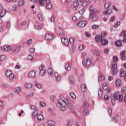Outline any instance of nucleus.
<instances>
[{
    "label": "nucleus",
    "instance_id": "f257e3e1",
    "mask_svg": "<svg viewBox=\"0 0 126 126\" xmlns=\"http://www.w3.org/2000/svg\"><path fill=\"white\" fill-rule=\"evenodd\" d=\"M69 105V101L66 98H64L63 100L62 98L58 99L56 106L58 108H60L61 111L64 112L65 111L66 106Z\"/></svg>",
    "mask_w": 126,
    "mask_h": 126
},
{
    "label": "nucleus",
    "instance_id": "f03ea898",
    "mask_svg": "<svg viewBox=\"0 0 126 126\" xmlns=\"http://www.w3.org/2000/svg\"><path fill=\"white\" fill-rule=\"evenodd\" d=\"M47 73L53 78H54L57 82L61 80V75L57 72H55L54 74H53V69L52 68H49L48 69Z\"/></svg>",
    "mask_w": 126,
    "mask_h": 126
},
{
    "label": "nucleus",
    "instance_id": "7ed1b4c3",
    "mask_svg": "<svg viewBox=\"0 0 126 126\" xmlns=\"http://www.w3.org/2000/svg\"><path fill=\"white\" fill-rule=\"evenodd\" d=\"M5 74L11 81H14V80L16 79V76L14 74H13L10 70L5 71Z\"/></svg>",
    "mask_w": 126,
    "mask_h": 126
},
{
    "label": "nucleus",
    "instance_id": "20e7f679",
    "mask_svg": "<svg viewBox=\"0 0 126 126\" xmlns=\"http://www.w3.org/2000/svg\"><path fill=\"white\" fill-rule=\"evenodd\" d=\"M111 71L114 75L118 73V67L117 66V64L114 62L111 63Z\"/></svg>",
    "mask_w": 126,
    "mask_h": 126
},
{
    "label": "nucleus",
    "instance_id": "39448f33",
    "mask_svg": "<svg viewBox=\"0 0 126 126\" xmlns=\"http://www.w3.org/2000/svg\"><path fill=\"white\" fill-rule=\"evenodd\" d=\"M113 97L116 100H119V102L123 101V94H120L119 92H116L113 94Z\"/></svg>",
    "mask_w": 126,
    "mask_h": 126
},
{
    "label": "nucleus",
    "instance_id": "423d86ee",
    "mask_svg": "<svg viewBox=\"0 0 126 126\" xmlns=\"http://www.w3.org/2000/svg\"><path fill=\"white\" fill-rule=\"evenodd\" d=\"M83 66H90L91 65V60L89 58H84L82 61Z\"/></svg>",
    "mask_w": 126,
    "mask_h": 126
},
{
    "label": "nucleus",
    "instance_id": "0eeeda50",
    "mask_svg": "<svg viewBox=\"0 0 126 126\" xmlns=\"http://www.w3.org/2000/svg\"><path fill=\"white\" fill-rule=\"evenodd\" d=\"M39 75L41 76L45 75L46 74V70H45V67L41 65L39 67Z\"/></svg>",
    "mask_w": 126,
    "mask_h": 126
},
{
    "label": "nucleus",
    "instance_id": "6e6552de",
    "mask_svg": "<svg viewBox=\"0 0 126 126\" xmlns=\"http://www.w3.org/2000/svg\"><path fill=\"white\" fill-rule=\"evenodd\" d=\"M1 49L5 52H9L11 50V47L9 45H4L1 47Z\"/></svg>",
    "mask_w": 126,
    "mask_h": 126
},
{
    "label": "nucleus",
    "instance_id": "1a4fd4ad",
    "mask_svg": "<svg viewBox=\"0 0 126 126\" xmlns=\"http://www.w3.org/2000/svg\"><path fill=\"white\" fill-rule=\"evenodd\" d=\"M45 40L51 41L54 40V36L51 34L47 33L45 36Z\"/></svg>",
    "mask_w": 126,
    "mask_h": 126
},
{
    "label": "nucleus",
    "instance_id": "9d476101",
    "mask_svg": "<svg viewBox=\"0 0 126 126\" xmlns=\"http://www.w3.org/2000/svg\"><path fill=\"white\" fill-rule=\"evenodd\" d=\"M78 6H79V3L77 2V1H74L73 3V10L75 11V10H77V8H78Z\"/></svg>",
    "mask_w": 126,
    "mask_h": 126
},
{
    "label": "nucleus",
    "instance_id": "9b49d317",
    "mask_svg": "<svg viewBox=\"0 0 126 126\" xmlns=\"http://www.w3.org/2000/svg\"><path fill=\"white\" fill-rule=\"evenodd\" d=\"M86 23H87L86 21L80 22L77 24V26H78V27H79V28H84V27H85V25H86Z\"/></svg>",
    "mask_w": 126,
    "mask_h": 126
},
{
    "label": "nucleus",
    "instance_id": "f8f14e48",
    "mask_svg": "<svg viewBox=\"0 0 126 126\" xmlns=\"http://www.w3.org/2000/svg\"><path fill=\"white\" fill-rule=\"evenodd\" d=\"M46 6V9H51L52 8V4L50 2V0H45Z\"/></svg>",
    "mask_w": 126,
    "mask_h": 126
},
{
    "label": "nucleus",
    "instance_id": "ddd939ff",
    "mask_svg": "<svg viewBox=\"0 0 126 126\" xmlns=\"http://www.w3.org/2000/svg\"><path fill=\"white\" fill-rule=\"evenodd\" d=\"M24 86L26 89H30L32 88V84L28 82L25 83L24 84Z\"/></svg>",
    "mask_w": 126,
    "mask_h": 126
},
{
    "label": "nucleus",
    "instance_id": "4468645a",
    "mask_svg": "<svg viewBox=\"0 0 126 126\" xmlns=\"http://www.w3.org/2000/svg\"><path fill=\"white\" fill-rule=\"evenodd\" d=\"M21 48V45L19 44L18 45L16 46L14 50V53L15 54H17L18 53H19V52H20Z\"/></svg>",
    "mask_w": 126,
    "mask_h": 126
},
{
    "label": "nucleus",
    "instance_id": "2eb2a0df",
    "mask_svg": "<svg viewBox=\"0 0 126 126\" xmlns=\"http://www.w3.org/2000/svg\"><path fill=\"white\" fill-rule=\"evenodd\" d=\"M14 92L15 94H18L21 92V88L19 87H17L14 89Z\"/></svg>",
    "mask_w": 126,
    "mask_h": 126
},
{
    "label": "nucleus",
    "instance_id": "dca6fc26",
    "mask_svg": "<svg viewBox=\"0 0 126 126\" xmlns=\"http://www.w3.org/2000/svg\"><path fill=\"white\" fill-rule=\"evenodd\" d=\"M61 41L63 43V44H65L66 46H68V43H69V41L67 38H66L65 37H62L61 38Z\"/></svg>",
    "mask_w": 126,
    "mask_h": 126
},
{
    "label": "nucleus",
    "instance_id": "f3484780",
    "mask_svg": "<svg viewBox=\"0 0 126 126\" xmlns=\"http://www.w3.org/2000/svg\"><path fill=\"white\" fill-rule=\"evenodd\" d=\"M29 76L30 77H35L36 76V71L32 70L29 73Z\"/></svg>",
    "mask_w": 126,
    "mask_h": 126
},
{
    "label": "nucleus",
    "instance_id": "a211bd4d",
    "mask_svg": "<svg viewBox=\"0 0 126 126\" xmlns=\"http://www.w3.org/2000/svg\"><path fill=\"white\" fill-rule=\"evenodd\" d=\"M48 126H56V122L53 120H49L47 122Z\"/></svg>",
    "mask_w": 126,
    "mask_h": 126
},
{
    "label": "nucleus",
    "instance_id": "6ab92c4d",
    "mask_svg": "<svg viewBox=\"0 0 126 126\" xmlns=\"http://www.w3.org/2000/svg\"><path fill=\"white\" fill-rule=\"evenodd\" d=\"M112 12L113 10L112 9H108L103 12V14L105 15H110V14H112Z\"/></svg>",
    "mask_w": 126,
    "mask_h": 126
},
{
    "label": "nucleus",
    "instance_id": "aec40b11",
    "mask_svg": "<svg viewBox=\"0 0 126 126\" xmlns=\"http://www.w3.org/2000/svg\"><path fill=\"white\" fill-rule=\"evenodd\" d=\"M95 39L96 43H100V42L102 41V37H101V36L100 35H96Z\"/></svg>",
    "mask_w": 126,
    "mask_h": 126
},
{
    "label": "nucleus",
    "instance_id": "412c9836",
    "mask_svg": "<svg viewBox=\"0 0 126 126\" xmlns=\"http://www.w3.org/2000/svg\"><path fill=\"white\" fill-rule=\"evenodd\" d=\"M111 2L110 1H107L106 2L104 5V7L105 8V9H108V8H110V7L111 6Z\"/></svg>",
    "mask_w": 126,
    "mask_h": 126
},
{
    "label": "nucleus",
    "instance_id": "4be33fe9",
    "mask_svg": "<svg viewBox=\"0 0 126 126\" xmlns=\"http://www.w3.org/2000/svg\"><path fill=\"white\" fill-rule=\"evenodd\" d=\"M108 41L106 38H103L101 39V45L102 46H106L108 44Z\"/></svg>",
    "mask_w": 126,
    "mask_h": 126
},
{
    "label": "nucleus",
    "instance_id": "5701e85b",
    "mask_svg": "<svg viewBox=\"0 0 126 126\" xmlns=\"http://www.w3.org/2000/svg\"><path fill=\"white\" fill-rule=\"evenodd\" d=\"M38 2L40 6H46V1L45 0H39Z\"/></svg>",
    "mask_w": 126,
    "mask_h": 126
},
{
    "label": "nucleus",
    "instance_id": "b1692460",
    "mask_svg": "<svg viewBox=\"0 0 126 126\" xmlns=\"http://www.w3.org/2000/svg\"><path fill=\"white\" fill-rule=\"evenodd\" d=\"M105 80V75L103 74H101L98 78V81L101 82L102 81H104Z\"/></svg>",
    "mask_w": 126,
    "mask_h": 126
},
{
    "label": "nucleus",
    "instance_id": "393cba45",
    "mask_svg": "<svg viewBox=\"0 0 126 126\" xmlns=\"http://www.w3.org/2000/svg\"><path fill=\"white\" fill-rule=\"evenodd\" d=\"M126 53V51L123 50L121 52V60L122 61H125L126 60V56H125V53Z\"/></svg>",
    "mask_w": 126,
    "mask_h": 126
},
{
    "label": "nucleus",
    "instance_id": "a878e982",
    "mask_svg": "<svg viewBox=\"0 0 126 126\" xmlns=\"http://www.w3.org/2000/svg\"><path fill=\"white\" fill-rule=\"evenodd\" d=\"M6 14V10L5 9H3L0 13V18H2Z\"/></svg>",
    "mask_w": 126,
    "mask_h": 126
},
{
    "label": "nucleus",
    "instance_id": "bb28decb",
    "mask_svg": "<svg viewBox=\"0 0 126 126\" xmlns=\"http://www.w3.org/2000/svg\"><path fill=\"white\" fill-rule=\"evenodd\" d=\"M94 13H97V12L96 10H92L90 11V14H89V18H91L93 15H94Z\"/></svg>",
    "mask_w": 126,
    "mask_h": 126
},
{
    "label": "nucleus",
    "instance_id": "cd10ccee",
    "mask_svg": "<svg viewBox=\"0 0 126 126\" xmlns=\"http://www.w3.org/2000/svg\"><path fill=\"white\" fill-rule=\"evenodd\" d=\"M116 85L117 87H120L122 85V81L121 79H118L116 81Z\"/></svg>",
    "mask_w": 126,
    "mask_h": 126
},
{
    "label": "nucleus",
    "instance_id": "c85d7f7f",
    "mask_svg": "<svg viewBox=\"0 0 126 126\" xmlns=\"http://www.w3.org/2000/svg\"><path fill=\"white\" fill-rule=\"evenodd\" d=\"M122 92L124 93V94H125V95H126V87H125L123 88H122ZM124 102H125V103H126V96H125Z\"/></svg>",
    "mask_w": 126,
    "mask_h": 126
},
{
    "label": "nucleus",
    "instance_id": "c756f323",
    "mask_svg": "<svg viewBox=\"0 0 126 126\" xmlns=\"http://www.w3.org/2000/svg\"><path fill=\"white\" fill-rule=\"evenodd\" d=\"M115 43L117 47H121L122 46V41L116 40Z\"/></svg>",
    "mask_w": 126,
    "mask_h": 126
},
{
    "label": "nucleus",
    "instance_id": "7c9ffc66",
    "mask_svg": "<svg viewBox=\"0 0 126 126\" xmlns=\"http://www.w3.org/2000/svg\"><path fill=\"white\" fill-rule=\"evenodd\" d=\"M59 30H60V33H59L60 36H63L64 35V31H63V29L61 28H59Z\"/></svg>",
    "mask_w": 126,
    "mask_h": 126
},
{
    "label": "nucleus",
    "instance_id": "2f4dec72",
    "mask_svg": "<svg viewBox=\"0 0 126 126\" xmlns=\"http://www.w3.org/2000/svg\"><path fill=\"white\" fill-rule=\"evenodd\" d=\"M113 120L114 122H116V123H118L119 122V120H120V118L119 117V115H116V116H114L113 117Z\"/></svg>",
    "mask_w": 126,
    "mask_h": 126
},
{
    "label": "nucleus",
    "instance_id": "473e14b6",
    "mask_svg": "<svg viewBox=\"0 0 126 126\" xmlns=\"http://www.w3.org/2000/svg\"><path fill=\"white\" fill-rule=\"evenodd\" d=\"M81 88L82 92H85L86 91V86L84 84L81 85Z\"/></svg>",
    "mask_w": 126,
    "mask_h": 126
},
{
    "label": "nucleus",
    "instance_id": "72a5a7b5",
    "mask_svg": "<svg viewBox=\"0 0 126 126\" xmlns=\"http://www.w3.org/2000/svg\"><path fill=\"white\" fill-rule=\"evenodd\" d=\"M50 22H52V23H54L55 21H56V16L53 15L50 19Z\"/></svg>",
    "mask_w": 126,
    "mask_h": 126
},
{
    "label": "nucleus",
    "instance_id": "f704fd0d",
    "mask_svg": "<svg viewBox=\"0 0 126 126\" xmlns=\"http://www.w3.org/2000/svg\"><path fill=\"white\" fill-rule=\"evenodd\" d=\"M35 86L37 89H41V88H42V85L39 83H35Z\"/></svg>",
    "mask_w": 126,
    "mask_h": 126
},
{
    "label": "nucleus",
    "instance_id": "c9c22d12",
    "mask_svg": "<svg viewBox=\"0 0 126 126\" xmlns=\"http://www.w3.org/2000/svg\"><path fill=\"white\" fill-rule=\"evenodd\" d=\"M37 120H38V121H43V120H44V116L41 114H39L37 116Z\"/></svg>",
    "mask_w": 126,
    "mask_h": 126
},
{
    "label": "nucleus",
    "instance_id": "e433bc0d",
    "mask_svg": "<svg viewBox=\"0 0 126 126\" xmlns=\"http://www.w3.org/2000/svg\"><path fill=\"white\" fill-rule=\"evenodd\" d=\"M24 4V0H19L18 2V6H22Z\"/></svg>",
    "mask_w": 126,
    "mask_h": 126
},
{
    "label": "nucleus",
    "instance_id": "4c0bfd02",
    "mask_svg": "<svg viewBox=\"0 0 126 126\" xmlns=\"http://www.w3.org/2000/svg\"><path fill=\"white\" fill-rule=\"evenodd\" d=\"M65 68L67 71H69L70 70V66L69 65V64L68 63H66L65 64Z\"/></svg>",
    "mask_w": 126,
    "mask_h": 126
},
{
    "label": "nucleus",
    "instance_id": "58836bf2",
    "mask_svg": "<svg viewBox=\"0 0 126 126\" xmlns=\"http://www.w3.org/2000/svg\"><path fill=\"white\" fill-rule=\"evenodd\" d=\"M85 12V9L84 8H82L79 10V13L81 15H83V14H84V13Z\"/></svg>",
    "mask_w": 126,
    "mask_h": 126
},
{
    "label": "nucleus",
    "instance_id": "ea45409f",
    "mask_svg": "<svg viewBox=\"0 0 126 126\" xmlns=\"http://www.w3.org/2000/svg\"><path fill=\"white\" fill-rule=\"evenodd\" d=\"M126 71L125 70L121 71L120 76L121 77H124V76H126Z\"/></svg>",
    "mask_w": 126,
    "mask_h": 126
},
{
    "label": "nucleus",
    "instance_id": "a19ab883",
    "mask_svg": "<svg viewBox=\"0 0 126 126\" xmlns=\"http://www.w3.org/2000/svg\"><path fill=\"white\" fill-rule=\"evenodd\" d=\"M102 88H103V89H104V90H107V89H108V86H107V83L106 82H104L103 84Z\"/></svg>",
    "mask_w": 126,
    "mask_h": 126
},
{
    "label": "nucleus",
    "instance_id": "79ce46f5",
    "mask_svg": "<svg viewBox=\"0 0 126 126\" xmlns=\"http://www.w3.org/2000/svg\"><path fill=\"white\" fill-rule=\"evenodd\" d=\"M113 62H114V63H118V62H119V60L118 59V57L117 56H114L113 57Z\"/></svg>",
    "mask_w": 126,
    "mask_h": 126
},
{
    "label": "nucleus",
    "instance_id": "37998d69",
    "mask_svg": "<svg viewBox=\"0 0 126 126\" xmlns=\"http://www.w3.org/2000/svg\"><path fill=\"white\" fill-rule=\"evenodd\" d=\"M69 42L71 45H72L74 43V38L73 37H70L69 39Z\"/></svg>",
    "mask_w": 126,
    "mask_h": 126
},
{
    "label": "nucleus",
    "instance_id": "c03bdc74",
    "mask_svg": "<svg viewBox=\"0 0 126 126\" xmlns=\"http://www.w3.org/2000/svg\"><path fill=\"white\" fill-rule=\"evenodd\" d=\"M103 95V91L101 89H99L98 91V97H101Z\"/></svg>",
    "mask_w": 126,
    "mask_h": 126
},
{
    "label": "nucleus",
    "instance_id": "a18cd8bd",
    "mask_svg": "<svg viewBox=\"0 0 126 126\" xmlns=\"http://www.w3.org/2000/svg\"><path fill=\"white\" fill-rule=\"evenodd\" d=\"M38 18L40 21H43V16H42V14H38Z\"/></svg>",
    "mask_w": 126,
    "mask_h": 126
},
{
    "label": "nucleus",
    "instance_id": "49530a36",
    "mask_svg": "<svg viewBox=\"0 0 126 126\" xmlns=\"http://www.w3.org/2000/svg\"><path fill=\"white\" fill-rule=\"evenodd\" d=\"M6 28L7 30H9V28H10V23L7 22L6 23Z\"/></svg>",
    "mask_w": 126,
    "mask_h": 126
},
{
    "label": "nucleus",
    "instance_id": "de8ad7c7",
    "mask_svg": "<svg viewBox=\"0 0 126 126\" xmlns=\"http://www.w3.org/2000/svg\"><path fill=\"white\" fill-rule=\"evenodd\" d=\"M38 113H39V111H38V110L35 109L34 111L33 112L32 115L33 116H34V117H36V116L38 115Z\"/></svg>",
    "mask_w": 126,
    "mask_h": 126
},
{
    "label": "nucleus",
    "instance_id": "09e8293b",
    "mask_svg": "<svg viewBox=\"0 0 126 126\" xmlns=\"http://www.w3.org/2000/svg\"><path fill=\"white\" fill-rule=\"evenodd\" d=\"M82 5L83 6H85V7L87 6L88 5V1H87H87L83 2Z\"/></svg>",
    "mask_w": 126,
    "mask_h": 126
},
{
    "label": "nucleus",
    "instance_id": "8fccbe9b",
    "mask_svg": "<svg viewBox=\"0 0 126 126\" xmlns=\"http://www.w3.org/2000/svg\"><path fill=\"white\" fill-rule=\"evenodd\" d=\"M70 96L71 97V98H72L73 99H76V96L75 95L74 93H71L70 94Z\"/></svg>",
    "mask_w": 126,
    "mask_h": 126
},
{
    "label": "nucleus",
    "instance_id": "3c124183",
    "mask_svg": "<svg viewBox=\"0 0 126 126\" xmlns=\"http://www.w3.org/2000/svg\"><path fill=\"white\" fill-rule=\"evenodd\" d=\"M28 59L29 61H33V56L32 55H29L28 56Z\"/></svg>",
    "mask_w": 126,
    "mask_h": 126
},
{
    "label": "nucleus",
    "instance_id": "603ef678",
    "mask_svg": "<svg viewBox=\"0 0 126 126\" xmlns=\"http://www.w3.org/2000/svg\"><path fill=\"white\" fill-rule=\"evenodd\" d=\"M69 80L70 82H74V79H73V77L72 76H69Z\"/></svg>",
    "mask_w": 126,
    "mask_h": 126
},
{
    "label": "nucleus",
    "instance_id": "864d4df0",
    "mask_svg": "<svg viewBox=\"0 0 126 126\" xmlns=\"http://www.w3.org/2000/svg\"><path fill=\"white\" fill-rule=\"evenodd\" d=\"M5 55H2L0 56V59L1 60V61H4L5 60Z\"/></svg>",
    "mask_w": 126,
    "mask_h": 126
},
{
    "label": "nucleus",
    "instance_id": "5fc2aeb1",
    "mask_svg": "<svg viewBox=\"0 0 126 126\" xmlns=\"http://www.w3.org/2000/svg\"><path fill=\"white\" fill-rule=\"evenodd\" d=\"M17 9V6L16 5H14L12 6V11L14 12L16 11V10Z\"/></svg>",
    "mask_w": 126,
    "mask_h": 126
},
{
    "label": "nucleus",
    "instance_id": "6e6d98bb",
    "mask_svg": "<svg viewBox=\"0 0 126 126\" xmlns=\"http://www.w3.org/2000/svg\"><path fill=\"white\" fill-rule=\"evenodd\" d=\"M94 55H95V56H96V57H99L100 56V52H99L98 51H95L94 52Z\"/></svg>",
    "mask_w": 126,
    "mask_h": 126
},
{
    "label": "nucleus",
    "instance_id": "4d7b16f0",
    "mask_svg": "<svg viewBox=\"0 0 126 126\" xmlns=\"http://www.w3.org/2000/svg\"><path fill=\"white\" fill-rule=\"evenodd\" d=\"M50 99L51 102H54L55 101V95H51L50 96Z\"/></svg>",
    "mask_w": 126,
    "mask_h": 126
},
{
    "label": "nucleus",
    "instance_id": "13d9d810",
    "mask_svg": "<svg viewBox=\"0 0 126 126\" xmlns=\"http://www.w3.org/2000/svg\"><path fill=\"white\" fill-rule=\"evenodd\" d=\"M98 19V16L95 15L92 18L93 21H96Z\"/></svg>",
    "mask_w": 126,
    "mask_h": 126
},
{
    "label": "nucleus",
    "instance_id": "bf43d9fd",
    "mask_svg": "<svg viewBox=\"0 0 126 126\" xmlns=\"http://www.w3.org/2000/svg\"><path fill=\"white\" fill-rule=\"evenodd\" d=\"M112 7L113 10H114V11H116V12H118V8L116 7V6L113 5Z\"/></svg>",
    "mask_w": 126,
    "mask_h": 126
},
{
    "label": "nucleus",
    "instance_id": "052dcab7",
    "mask_svg": "<svg viewBox=\"0 0 126 126\" xmlns=\"http://www.w3.org/2000/svg\"><path fill=\"white\" fill-rule=\"evenodd\" d=\"M79 51H80V52H82L83 51V45H80L79 46Z\"/></svg>",
    "mask_w": 126,
    "mask_h": 126
},
{
    "label": "nucleus",
    "instance_id": "680f3d73",
    "mask_svg": "<svg viewBox=\"0 0 126 126\" xmlns=\"http://www.w3.org/2000/svg\"><path fill=\"white\" fill-rule=\"evenodd\" d=\"M121 25V22H119L114 25V28H118Z\"/></svg>",
    "mask_w": 126,
    "mask_h": 126
},
{
    "label": "nucleus",
    "instance_id": "e2e57ef3",
    "mask_svg": "<svg viewBox=\"0 0 126 126\" xmlns=\"http://www.w3.org/2000/svg\"><path fill=\"white\" fill-rule=\"evenodd\" d=\"M30 53H33L35 52V48L33 47L31 48L29 50Z\"/></svg>",
    "mask_w": 126,
    "mask_h": 126
},
{
    "label": "nucleus",
    "instance_id": "0e129e2a",
    "mask_svg": "<svg viewBox=\"0 0 126 126\" xmlns=\"http://www.w3.org/2000/svg\"><path fill=\"white\" fill-rule=\"evenodd\" d=\"M121 36H123L124 38L126 37V31H123L122 33H121Z\"/></svg>",
    "mask_w": 126,
    "mask_h": 126
},
{
    "label": "nucleus",
    "instance_id": "69168bd1",
    "mask_svg": "<svg viewBox=\"0 0 126 126\" xmlns=\"http://www.w3.org/2000/svg\"><path fill=\"white\" fill-rule=\"evenodd\" d=\"M34 28L36 30H40V29H41V27H40L39 26H34Z\"/></svg>",
    "mask_w": 126,
    "mask_h": 126
},
{
    "label": "nucleus",
    "instance_id": "338daca9",
    "mask_svg": "<svg viewBox=\"0 0 126 126\" xmlns=\"http://www.w3.org/2000/svg\"><path fill=\"white\" fill-rule=\"evenodd\" d=\"M1 87H2L3 88H7V85H6V84L2 83L1 84Z\"/></svg>",
    "mask_w": 126,
    "mask_h": 126
},
{
    "label": "nucleus",
    "instance_id": "774afa93",
    "mask_svg": "<svg viewBox=\"0 0 126 126\" xmlns=\"http://www.w3.org/2000/svg\"><path fill=\"white\" fill-rule=\"evenodd\" d=\"M40 106H41V107H46V104L44 102L41 101L40 103Z\"/></svg>",
    "mask_w": 126,
    "mask_h": 126
}]
</instances>
